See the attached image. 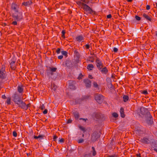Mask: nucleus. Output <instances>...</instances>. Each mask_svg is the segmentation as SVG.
<instances>
[{"mask_svg": "<svg viewBox=\"0 0 157 157\" xmlns=\"http://www.w3.org/2000/svg\"><path fill=\"white\" fill-rule=\"evenodd\" d=\"M12 98L14 103L22 109H26L29 106V104L26 105L21 100V97L17 94H14L12 97Z\"/></svg>", "mask_w": 157, "mask_h": 157, "instance_id": "obj_1", "label": "nucleus"}, {"mask_svg": "<svg viewBox=\"0 0 157 157\" xmlns=\"http://www.w3.org/2000/svg\"><path fill=\"white\" fill-rule=\"evenodd\" d=\"M147 109L146 108L141 107L140 109H138L137 113L139 116L142 117L147 113Z\"/></svg>", "mask_w": 157, "mask_h": 157, "instance_id": "obj_2", "label": "nucleus"}, {"mask_svg": "<svg viewBox=\"0 0 157 157\" xmlns=\"http://www.w3.org/2000/svg\"><path fill=\"white\" fill-rule=\"evenodd\" d=\"M82 8H83L84 11L87 13H92L93 11L92 9L87 5L86 4H83Z\"/></svg>", "mask_w": 157, "mask_h": 157, "instance_id": "obj_3", "label": "nucleus"}, {"mask_svg": "<svg viewBox=\"0 0 157 157\" xmlns=\"http://www.w3.org/2000/svg\"><path fill=\"white\" fill-rule=\"evenodd\" d=\"M95 98L96 101L99 103H101L104 99L103 96L101 94H96L95 96Z\"/></svg>", "mask_w": 157, "mask_h": 157, "instance_id": "obj_4", "label": "nucleus"}, {"mask_svg": "<svg viewBox=\"0 0 157 157\" xmlns=\"http://www.w3.org/2000/svg\"><path fill=\"white\" fill-rule=\"evenodd\" d=\"M6 76L5 67H2L0 69V78L3 79L6 78Z\"/></svg>", "mask_w": 157, "mask_h": 157, "instance_id": "obj_5", "label": "nucleus"}, {"mask_svg": "<svg viewBox=\"0 0 157 157\" xmlns=\"http://www.w3.org/2000/svg\"><path fill=\"white\" fill-rule=\"evenodd\" d=\"M154 121L152 116L150 113L148 112V125L151 126L153 124Z\"/></svg>", "mask_w": 157, "mask_h": 157, "instance_id": "obj_6", "label": "nucleus"}, {"mask_svg": "<svg viewBox=\"0 0 157 157\" xmlns=\"http://www.w3.org/2000/svg\"><path fill=\"white\" fill-rule=\"evenodd\" d=\"M151 149L157 153V143H153L151 144Z\"/></svg>", "mask_w": 157, "mask_h": 157, "instance_id": "obj_7", "label": "nucleus"}, {"mask_svg": "<svg viewBox=\"0 0 157 157\" xmlns=\"http://www.w3.org/2000/svg\"><path fill=\"white\" fill-rule=\"evenodd\" d=\"M102 74H106L108 71V70L106 67H101V69H99Z\"/></svg>", "mask_w": 157, "mask_h": 157, "instance_id": "obj_8", "label": "nucleus"}, {"mask_svg": "<svg viewBox=\"0 0 157 157\" xmlns=\"http://www.w3.org/2000/svg\"><path fill=\"white\" fill-rule=\"evenodd\" d=\"M96 65L99 70L101 69V67H103L102 63L101 61L97 59L96 60Z\"/></svg>", "mask_w": 157, "mask_h": 157, "instance_id": "obj_9", "label": "nucleus"}, {"mask_svg": "<svg viewBox=\"0 0 157 157\" xmlns=\"http://www.w3.org/2000/svg\"><path fill=\"white\" fill-rule=\"evenodd\" d=\"M76 39L77 41L80 42L83 41L84 37L82 35H78L76 36Z\"/></svg>", "mask_w": 157, "mask_h": 157, "instance_id": "obj_10", "label": "nucleus"}, {"mask_svg": "<svg viewBox=\"0 0 157 157\" xmlns=\"http://www.w3.org/2000/svg\"><path fill=\"white\" fill-rule=\"evenodd\" d=\"M12 9L15 12H18V7L17 6L15 3H13L11 6Z\"/></svg>", "mask_w": 157, "mask_h": 157, "instance_id": "obj_11", "label": "nucleus"}, {"mask_svg": "<svg viewBox=\"0 0 157 157\" xmlns=\"http://www.w3.org/2000/svg\"><path fill=\"white\" fill-rule=\"evenodd\" d=\"M56 69V67H50L48 68V71L49 73L52 75L53 74V72H55Z\"/></svg>", "mask_w": 157, "mask_h": 157, "instance_id": "obj_12", "label": "nucleus"}, {"mask_svg": "<svg viewBox=\"0 0 157 157\" xmlns=\"http://www.w3.org/2000/svg\"><path fill=\"white\" fill-rule=\"evenodd\" d=\"M84 82L86 84V86L87 87H89L91 86V82L88 79H85L84 80Z\"/></svg>", "mask_w": 157, "mask_h": 157, "instance_id": "obj_13", "label": "nucleus"}, {"mask_svg": "<svg viewBox=\"0 0 157 157\" xmlns=\"http://www.w3.org/2000/svg\"><path fill=\"white\" fill-rule=\"evenodd\" d=\"M120 112L121 114V117H124L125 116V115L124 113V109L123 108H121L120 109Z\"/></svg>", "mask_w": 157, "mask_h": 157, "instance_id": "obj_14", "label": "nucleus"}, {"mask_svg": "<svg viewBox=\"0 0 157 157\" xmlns=\"http://www.w3.org/2000/svg\"><path fill=\"white\" fill-rule=\"evenodd\" d=\"M13 17L17 21H19L21 18V17L18 16V15H16L15 14H13Z\"/></svg>", "mask_w": 157, "mask_h": 157, "instance_id": "obj_15", "label": "nucleus"}, {"mask_svg": "<svg viewBox=\"0 0 157 157\" xmlns=\"http://www.w3.org/2000/svg\"><path fill=\"white\" fill-rule=\"evenodd\" d=\"M17 90L20 93H21L23 92V88L21 86H18L17 87Z\"/></svg>", "mask_w": 157, "mask_h": 157, "instance_id": "obj_16", "label": "nucleus"}, {"mask_svg": "<svg viewBox=\"0 0 157 157\" xmlns=\"http://www.w3.org/2000/svg\"><path fill=\"white\" fill-rule=\"evenodd\" d=\"M94 68V66L92 64H89L87 67L88 69L89 70H92Z\"/></svg>", "mask_w": 157, "mask_h": 157, "instance_id": "obj_17", "label": "nucleus"}, {"mask_svg": "<svg viewBox=\"0 0 157 157\" xmlns=\"http://www.w3.org/2000/svg\"><path fill=\"white\" fill-rule=\"evenodd\" d=\"M74 116L76 119H77L79 117V114L78 112H75L73 113Z\"/></svg>", "mask_w": 157, "mask_h": 157, "instance_id": "obj_18", "label": "nucleus"}, {"mask_svg": "<svg viewBox=\"0 0 157 157\" xmlns=\"http://www.w3.org/2000/svg\"><path fill=\"white\" fill-rule=\"evenodd\" d=\"M57 86L54 84H51V88L54 91H55L56 90Z\"/></svg>", "mask_w": 157, "mask_h": 157, "instance_id": "obj_19", "label": "nucleus"}, {"mask_svg": "<svg viewBox=\"0 0 157 157\" xmlns=\"http://www.w3.org/2000/svg\"><path fill=\"white\" fill-rule=\"evenodd\" d=\"M92 151H91V153H92V155L93 156H95L96 154V151L95 150L94 148V147H92Z\"/></svg>", "mask_w": 157, "mask_h": 157, "instance_id": "obj_20", "label": "nucleus"}, {"mask_svg": "<svg viewBox=\"0 0 157 157\" xmlns=\"http://www.w3.org/2000/svg\"><path fill=\"white\" fill-rule=\"evenodd\" d=\"M32 3L31 1H29L26 2H24L23 3V4L25 6H28L31 5Z\"/></svg>", "mask_w": 157, "mask_h": 157, "instance_id": "obj_21", "label": "nucleus"}, {"mask_svg": "<svg viewBox=\"0 0 157 157\" xmlns=\"http://www.w3.org/2000/svg\"><path fill=\"white\" fill-rule=\"evenodd\" d=\"M123 100L124 102L127 101L128 99V97L127 95H124L123 97Z\"/></svg>", "mask_w": 157, "mask_h": 157, "instance_id": "obj_22", "label": "nucleus"}, {"mask_svg": "<svg viewBox=\"0 0 157 157\" xmlns=\"http://www.w3.org/2000/svg\"><path fill=\"white\" fill-rule=\"evenodd\" d=\"M11 101V99L10 98L8 97L7 98L6 103L8 105L10 104Z\"/></svg>", "mask_w": 157, "mask_h": 157, "instance_id": "obj_23", "label": "nucleus"}, {"mask_svg": "<svg viewBox=\"0 0 157 157\" xmlns=\"http://www.w3.org/2000/svg\"><path fill=\"white\" fill-rule=\"evenodd\" d=\"M93 85L94 87L96 88H98V86L97 82H94L93 83Z\"/></svg>", "mask_w": 157, "mask_h": 157, "instance_id": "obj_24", "label": "nucleus"}, {"mask_svg": "<svg viewBox=\"0 0 157 157\" xmlns=\"http://www.w3.org/2000/svg\"><path fill=\"white\" fill-rule=\"evenodd\" d=\"M61 53L62 54V55L65 56H67V52L65 51H61Z\"/></svg>", "mask_w": 157, "mask_h": 157, "instance_id": "obj_25", "label": "nucleus"}, {"mask_svg": "<svg viewBox=\"0 0 157 157\" xmlns=\"http://www.w3.org/2000/svg\"><path fill=\"white\" fill-rule=\"evenodd\" d=\"M77 3L78 5H79L80 6H82V4H84L83 2H81V1H78L77 2Z\"/></svg>", "mask_w": 157, "mask_h": 157, "instance_id": "obj_26", "label": "nucleus"}, {"mask_svg": "<svg viewBox=\"0 0 157 157\" xmlns=\"http://www.w3.org/2000/svg\"><path fill=\"white\" fill-rule=\"evenodd\" d=\"M84 141V140L83 139H80L78 140V142L79 143H81L83 142Z\"/></svg>", "mask_w": 157, "mask_h": 157, "instance_id": "obj_27", "label": "nucleus"}, {"mask_svg": "<svg viewBox=\"0 0 157 157\" xmlns=\"http://www.w3.org/2000/svg\"><path fill=\"white\" fill-rule=\"evenodd\" d=\"M148 20L150 21L151 22L154 21V19H151V18L149 16H148Z\"/></svg>", "mask_w": 157, "mask_h": 157, "instance_id": "obj_28", "label": "nucleus"}, {"mask_svg": "<svg viewBox=\"0 0 157 157\" xmlns=\"http://www.w3.org/2000/svg\"><path fill=\"white\" fill-rule=\"evenodd\" d=\"M113 116L114 117L116 118L118 116V115L116 113H114L113 114Z\"/></svg>", "mask_w": 157, "mask_h": 157, "instance_id": "obj_29", "label": "nucleus"}, {"mask_svg": "<svg viewBox=\"0 0 157 157\" xmlns=\"http://www.w3.org/2000/svg\"><path fill=\"white\" fill-rule=\"evenodd\" d=\"M38 139L39 140H41L43 138V136L42 135H39L38 136Z\"/></svg>", "mask_w": 157, "mask_h": 157, "instance_id": "obj_30", "label": "nucleus"}, {"mask_svg": "<svg viewBox=\"0 0 157 157\" xmlns=\"http://www.w3.org/2000/svg\"><path fill=\"white\" fill-rule=\"evenodd\" d=\"M135 18L137 20V21H139L140 20V17L138 16H136L135 17Z\"/></svg>", "mask_w": 157, "mask_h": 157, "instance_id": "obj_31", "label": "nucleus"}, {"mask_svg": "<svg viewBox=\"0 0 157 157\" xmlns=\"http://www.w3.org/2000/svg\"><path fill=\"white\" fill-rule=\"evenodd\" d=\"M62 36L63 37H64V34L65 33V32L64 30H63L62 32Z\"/></svg>", "mask_w": 157, "mask_h": 157, "instance_id": "obj_32", "label": "nucleus"}, {"mask_svg": "<svg viewBox=\"0 0 157 157\" xmlns=\"http://www.w3.org/2000/svg\"><path fill=\"white\" fill-rule=\"evenodd\" d=\"M80 129L81 130H82L83 131H85V128L83 127L82 126H79V127Z\"/></svg>", "mask_w": 157, "mask_h": 157, "instance_id": "obj_33", "label": "nucleus"}, {"mask_svg": "<svg viewBox=\"0 0 157 157\" xmlns=\"http://www.w3.org/2000/svg\"><path fill=\"white\" fill-rule=\"evenodd\" d=\"M118 48H114L113 49V51L114 52H117L118 51Z\"/></svg>", "mask_w": 157, "mask_h": 157, "instance_id": "obj_34", "label": "nucleus"}, {"mask_svg": "<svg viewBox=\"0 0 157 157\" xmlns=\"http://www.w3.org/2000/svg\"><path fill=\"white\" fill-rule=\"evenodd\" d=\"M13 135L15 137H16L17 136V133L15 132H13Z\"/></svg>", "mask_w": 157, "mask_h": 157, "instance_id": "obj_35", "label": "nucleus"}, {"mask_svg": "<svg viewBox=\"0 0 157 157\" xmlns=\"http://www.w3.org/2000/svg\"><path fill=\"white\" fill-rule=\"evenodd\" d=\"M59 142L60 143H63L64 142V139L63 138L60 139L59 140Z\"/></svg>", "mask_w": 157, "mask_h": 157, "instance_id": "obj_36", "label": "nucleus"}, {"mask_svg": "<svg viewBox=\"0 0 157 157\" xmlns=\"http://www.w3.org/2000/svg\"><path fill=\"white\" fill-rule=\"evenodd\" d=\"M85 47L87 49H88L90 48V45L89 44H87L85 45Z\"/></svg>", "mask_w": 157, "mask_h": 157, "instance_id": "obj_37", "label": "nucleus"}, {"mask_svg": "<svg viewBox=\"0 0 157 157\" xmlns=\"http://www.w3.org/2000/svg\"><path fill=\"white\" fill-rule=\"evenodd\" d=\"M84 157H92V156L90 154V155L86 154L85 155Z\"/></svg>", "mask_w": 157, "mask_h": 157, "instance_id": "obj_38", "label": "nucleus"}, {"mask_svg": "<svg viewBox=\"0 0 157 157\" xmlns=\"http://www.w3.org/2000/svg\"><path fill=\"white\" fill-rule=\"evenodd\" d=\"M57 137L56 136H54L53 138V140L54 141H56V139L57 138Z\"/></svg>", "mask_w": 157, "mask_h": 157, "instance_id": "obj_39", "label": "nucleus"}, {"mask_svg": "<svg viewBox=\"0 0 157 157\" xmlns=\"http://www.w3.org/2000/svg\"><path fill=\"white\" fill-rule=\"evenodd\" d=\"M112 17V16L111 14H109L107 16V17L108 18H110Z\"/></svg>", "mask_w": 157, "mask_h": 157, "instance_id": "obj_40", "label": "nucleus"}, {"mask_svg": "<svg viewBox=\"0 0 157 157\" xmlns=\"http://www.w3.org/2000/svg\"><path fill=\"white\" fill-rule=\"evenodd\" d=\"M79 120H82L84 122H85L86 121V120H87V119H84V118H80L79 119Z\"/></svg>", "mask_w": 157, "mask_h": 157, "instance_id": "obj_41", "label": "nucleus"}, {"mask_svg": "<svg viewBox=\"0 0 157 157\" xmlns=\"http://www.w3.org/2000/svg\"><path fill=\"white\" fill-rule=\"evenodd\" d=\"M63 58V56L62 55L59 56H58V58L59 59H61Z\"/></svg>", "mask_w": 157, "mask_h": 157, "instance_id": "obj_42", "label": "nucleus"}, {"mask_svg": "<svg viewBox=\"0 0 157 157\" xmlns=\"http://www.w3.org/2000/svg\"><path fill=\"white\" fill-rule=\"evenodd\" d=\"M60 52V49H58L57 50H56V52L57 53V54H59Z\"/></svg>", "mask_w": 157, "mask_h": 157, "instance_id": "obj_43", "label": "nucleus"}, {"mask_svg": "<svg viewBox=\"0 0 157 157\" xmlns=\"http://www.w3.org/2000/svg\"><path fill=\"white\" fill-rule=\"evenodd\" d=\"M40 108L42 110L44 108V105L43 104L41 105Z\"/></svg>", "mask_w": 157, "mask_h": 157, "instance_id": "obj_44", "label": "nucleus"}, {"mask_svg": "<svg viewBox=\"0 0 157 157\" xmlns=\"http://www.w3.org/2000/svg\"><path fill=\"white\" fill-rule=\"evenodd\" d=\"M47 113V109H45L44 111L43 112V113L44 114H46Z\"/></svg>", "mask_w": 157, "mask_h": 157, "instance_id": "obj_45", "label": "nucleus"}, {"mask_svg": "<svg viewBox=\"0 0 157 157\" xmlns=\"http://www.w3.org/2000/svg\"><path fill=\"white\" fill-rule=\"evenodd\" d=\"M12 24L13 25H16L17 22L16 21H13L12 22Z\"/></svg>", "mask_w": 157, "mask_h": 157, "instance_id": "obj_46", "label": "nucleus"}, {"mask_svg": "<svg viewBox=\"0 0 157 157\" xmlns=\"http://www.w3.org/2000/svg\"><path fill=\"white\" fill-rule=\"evenodd\" d=\"M142 93L144 94H147V91L146 90L144 91Z\"/></svg>", "mask_w": 157, "mask_h": 157, "instance_id": "obj_47", "label": "nucleus"}, {"mask_svg": "<svg viewBox=\"0 0 157 157\" xmlns=\"http://www.w3.org/2000/svg\"><path fill=\"white\" fill-rule=\"evenodd\" d=\"M143 16L146 18H147V15L146 14L144 13L143 14Z\"/></svg>", "mask_w": 157, "mask_h": 157, "instance_id": "obj_48", "label": "nucleus"}, {"mask_svg": "<svg viewBox=\"0 0 157 157\" xmlns=\"http://www.w3.org/2000/svg\"><path fill=\"white\" fill-rule=\"evenodd\" d=\"M72 121L71 120L69 119L67 121V123H70Z\"/></svg>", "mask_w": 157, "mask_h": 157, "instance_id": "obj_49", "label": "nucleus"}, {"mask_svg": "<svg viewBox=\"0 0 157 157\" xmlns=\"http://www.w3.org/2000/svg\"><path fill=\"white\" fill-rule=\"evenodd\" d=\"M2 98H3V99H5L6 98V96L4 95H2Z\"/></svg>", "mask_w": 157, "mask_h": 157, "instance_id": "obj_50", "label": "nucleus"}, {"mask_svg": "<svg viewBox=\"0 0 157 157\" xmlns=\"http://www.w3.org/2000/svg\"><path fill=\"white\" fill-rule=\"evenodd\" d=\"M110 157H117V156L116 155H114L110 156Z\"/></svg>", "mask_w": 157, "mask_h": 157, "instance_id": "obj_51", "label": "nucleus"}, {"mask_svg": "<svg viewBox=\"0 0 157 157\" xmlns=\"http://www.w3.org/2000/svg\"><path fill=\"white\" fill-rule=\"evenodd\" d=\"M88 77L89 78H92V75H89L88 76Z\"/></svg>", "mask_w": 157, "mask_h": 157, "instance_id": "obj_52", "label": "nucleus"}, {"mask_svg": "<svg viewBox=\"0 0 157 157\" xmlns=\"http://www.w3.org/2000/svg\"><path fill=\"white\" fill-rule=\"evenodd\" d=\"M151 77H152V76L150 74L149 75V76L148 75V78H151Z\"/></svg>", "mask_w": 157, "mask_h": 157, "instance_id": "obj_53", "label": "nucleus"}, {"mask_svg": "<svg viewBox=\"0 0 157 157\" xmlns=\"http://www.w3.org/2000/svg\"><path fill=\"white\" fill-rule=\"evenodd\" d=\"M34 138L35 139H38V136H34Z\"/></svg>", "mask_w": 157, "mask_h": 157, "instance_id": "obj_54", "label": "nucleus"}, {"mask_svg": "<svg viewBox=\"0 0 157 157\" xmlns=\"http://www.w3.org/2000/svg\"><path fill=\"white\" fill-rule=\"evenodd\" d=\"M136 156L137 157H140V155L139 154H137Z\"/></svg>", "mask_w": 157, "mask_h": 157, "instance_id": "obj_55", "label": "nucleus"}, {"mask_svg": "<svg viewBox=\"0 0 157 157\" xmlns=\"http://www.w3.org/2000/svg\"><path fill=\"white\" fill-rule=\"evenodd\" d=\"M109 86H110V87H111L112 86V85L111 83L109 84Z\"/></svg>", "mask_w": 157, "mask_h": 157, "instance_id": "obj_56", "label": "nucleus"}, {"mask_svg": "<svg viewBox=\"0 0 157 157\" xmlns=\"http://www.w3.org/2000/svg\"><path fill=\"white\" fill-rule=\"evenodd\" d=\"M150 9V6L149 5H148V10Z\"/></svg>", "mask_w": 157, "mask_h": 157, "instance_id": "obj_57", "label": "nucleus"}, {"mask_svg": "<svg viewBox=\"0 0 157 157\" xmlns=\"http://www.w3.org/2000/svg\"><path fill=\"white\" fill-rule=\"evenodd\" d=\"M128 2H131L132 1V0H127Z\"/></svg>", "mask_w": 157, "mask_h": 157, "instance_id": "obj_58", "label": "nucleus"}, {"mask_svg": "<svg viewBox=\"0 0 157 157\" xmlns=\"http://www.w3.org/2000/svg\"><path fill=\"white\" fill-rule=\"evenodd\" d=\"M69 88H71V89H73V88L72 87V86H71V85H70V86H69Z\"/></svg>", "mask_w": 157, "mask_h": 157, "instance_id": "obj_59", "label": "nucleus"}, {"mask_svg": "<svg viewBox=\"0 0 157 157\" xmlns=\"http://www.w3.org/2000/svg\"><path fill=\"white\" fill-rule=\"evenodd\" d=\"M68 62H66V65L68 66V65H67V63Z\"/></svg>", "mask_w": 157, "mask_h": 157, "instance_id": "obj_60", "label": "nucleus"}, {"mask_svg": "<svg viewBox=\"0 0 157 157\" xmlns=\"http://www.w3.org/2000/svg\"><path fill=\"white\" fill-rule=\"evenodd\" d=\"M80 75H79V76L78 77V79H80Z\"/></svg>", "mask_w": 157, "mask_h": 157, "instance_id": "obj_61", "label": "nucleus"}, {"mask_svg": "<svg viewBox=\"0 0 157 157\" xmlns=\"http://www.w3.org/2000/svg\"><path fill=\"white\" fill-rule=\"evenodd\" d=\"M72 82V81H69V83H71Z\"/></svg>", "mask_w": 157, "mask_h": 157, "instance_id": "obj_62", "label": "nucleus"}, {"mask_svg": "<svg viewBox=\"0 0 157 157\" xmlns=\"http://www.w3.org/2000/svg\"><path fill=\"white\" fill-rule=\"evenodd\" d=\"M155 4L156 5V7L157 8V3H156V2L155 3Z\"/></svg>", "mask_w": 157, "mask_h": 157, "instance_id": "obj_63", "label": "nucleus"}, {"mask_svg": "<svg viewBox=\"0 0 157 157\" xmlns=\"http://www.w3.org/2000/svg\"><path fill=\"white\" fill-rule=\"evenodd\" d=\"M156 36L157 37V33H156Z\"/></svg>", "mask_w": 157, "mask_h": 157, "instance_id": "obj_64", "label": "nucleus"}]
</instances>
